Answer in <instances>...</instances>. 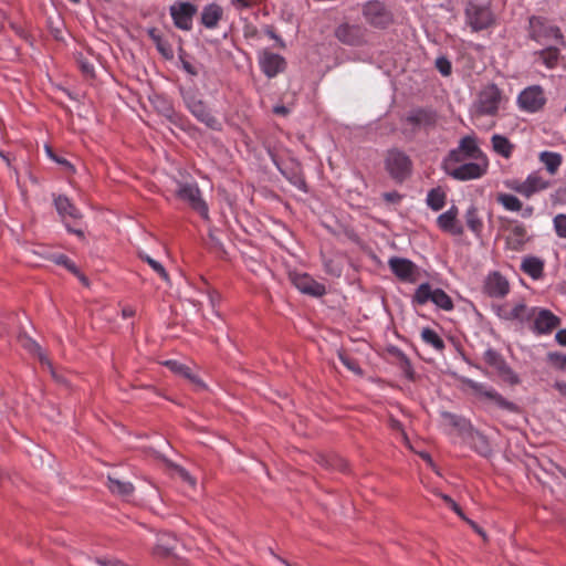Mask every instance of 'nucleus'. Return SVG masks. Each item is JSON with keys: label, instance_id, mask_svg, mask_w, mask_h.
Listing matches in <instances>:
<instances>
[{"label": "nucleus", "instance_id": "nucleus-1", "mask_svg": "<svg viewBox=\"0 0 566 566\" xmlns=\"http://www.w3.org/2000/svg\"><path fill=\"white\" fill-rule=\"evenodd\" d=\"M489 167L488 158H482L472 161H451V158H446L443 168L446 172L455 180L468 181L479 179L486 174Z\"/></svg>", "mask_w": 566, "mask_h": 566}, {"label": "nucleus", "instance_id": "nucleus-2", "mask_svg": "<svg viewBox=\"0 0 566 566\" xmlns=\"http://www.w3.org/2000/svg\"><path fill=\"white\" fill-rule=\"evenodd\" d=\"M502 102V92L495 84H488L478 94L472 104L473 118L480 116H495Z\"/></svg>", "mask_w": 566, "mask_h": 566}, {"label": "nucleus", "instance_id": "nucleus-3", "mask_svg": "<svg viewBox=\"0 0 566 566\" xmlns=\"http://www.w3.org/2000/svg\"><path fill=\"white\" fill-rule=\"evenodd\" d=\"M431 302L437 308L450 312L454 304L452 298L439 287H432L428 282L421 283L415 291L412 303L416 305H424Z\"/></svg>", "mask_w": 566, "mask_h": 566}, {"label": "nucleus", "instance_id": "nucleus-4", "mask_svg": "<svg viewBox=\"0 0 566 566\" xmlns=\"http://www.w3.org/2000/svg\"><path fill=\"white\" fill-rule=\"evenodd\" d=\"M385 166L390 177L397 181H403L412 171L410 157L398 148H392L387 151Z\"/></svg>", "mask_w": 566, "mask_h": 566}, {"label": "nucleus", "instance_id": "nucleus-5", "mask_svg": "<svg viewBox=\"0 0 566 566\" xmlns=\"http://www.w3.org/2000/svg\"><path fill=\"white\" fill-rule=\"evenodd\" d=\"M184 101L190 113L207 127L219 130L221 129V123L214 117L203 101L195 92L184 93Z\"/></svg>", "mask_w": 566, "mask_h": 566}, {"label": "nucleus", "instance_id": "nucleus-6", "mask_svg": "<svg viewBox=\"0 0 566 566\" xmlns=\"http://www.w3.org/2000/svg\"><path fill=\"white\" fill-rule=\"evenodd\" d=\"M177 196L186 201L203 219L209 218L207 202L202 199L201 191L196 182H180L177 189Z\"/></svg>", "mask_w": 566, "mask_h": 566}, {"label": "nucleus", "instance_id": "nucleus-7", "mask_svg": "<svg viewBox=\"0 0 566 566\" xmlns=\"http://www.w3.org/2000/svg\"><path fill=\"white\" fill-rule=\"evenodd\" d=\"M551 186V180L544 178L541 170H534L523 181H514L510 187L521 196L531 198L535 193L548 189Z\"/></svg>", "mask_w": 566, "mask_h": 566}, {"label": "nucleus", "instance_id": "nucleus-8", "mask_svg": "<svg viewBox=\"0 0 566 566\" xmlns=\"http://www.w3.org/2000/svg\"><path fill=\"white\" fill-rule=\"evenodd\" d=\"M447 158H451V161H464L479 160L486 156L479 147L475 137L464 136L460 139L458 148L452 149Z\"/></svg>", "mask_w": 566, "mask_h": 566}, {"label": "nucleus", "instance_id": "nucleus-9", "mask_svg": "<svg viewBox=\"0 0 566 566\" xmlns=\"http://www.w3.org/2000/svg\"><path fill=\"white\" fill-rule=\"evenodd\" d=\"M363 15L365 20L375 28H387L391 21L392 15L385 4L380 1H368L364 4Z\"/></svg>", "mask_w": 566, "mask_h": 566}, {"label": "nucleus", "instance_id": "nucleus-10", "mask_svg": "<svg viewBox=\"0 0 566 566\" xmlns=\"http://www.w3.org/2000/svg\"><path fill=\"white\" fill-rule=\"evenodd\" d=\"M465 384L480 397L491 400L499 408L507 410V411H516L517 407L514 402L505 399L499 391H496L493 387L478 382L472 379H467Z\"/></svg>", "mask_w": 566, "mask_h": 566}, {"label": "nucleus", "instance_id": "nucleus-11", "mask_svg": "<svg viewBox=\"0 0 566 566\" xmlns=\"http://www.w3.org/2000/svg\"><path fill=\"white\" fill-rule=\"evenodd\" d=\"M483 359L489 366L493 367L506 382L511 385L518 384L520 378L517 374L507 365L497 350L489 347L483 354Z\"/></svg>", "mask_w": 566, "mask_h": 566}, {"label": "nucleus", "instance_id": "nucleus-12", "mask_svg": "<svg viewBox=\"0 0 566 566\" xmlns=\"http://www.w3.org/2000/svg\"><path fill=\"white\" fill-rule=\"evenodd\" d=\"M546 98L539 85L524 88L517 96L518 107L528 113H536L545 105Z\"/></svg>", "mask_w": 566, "mask_h": 566}, {"label": "nucleus", "instance_id": "nucleus-13", "mask_svg": "<svg viewBox=\"0 0 566 566\" xmlns=\"http://www.w3.org/2000/svg\"><path fill=\"white\" fill-rule=\"evenodd\" d=\"M367 30L357 24L343 23L335 30L336 39L343 44L361 46L367 43Z\"/></svg>", "mask_w": 566, "mask_h": 566}, {"label": "nucleus", "instance_id": "nucleus-14", "mask_svg": "<svg viewBox=\"0 0 566 566\" xmlns=\"http://www.w3.org/2000/svg\"><path fill=\"white\" fill-rule=\"evenodd\" d=\"M290 279L302 294L313 297H322L326 294L325 285L314 280L307 273L293 272L290 274Z\"/></svg>", "mask_w": 566, "mask_h": 566}, {"label": "nucleus", "instance_id": "nucleus-15", "mask_svg": "<svg viewBox=\"0 0 566 566\" xmlns=\"http://www.w3.org/2000/svg\"><path fill=\"white\" fill-rule=\"evenodd\" d=\"M467 22L472 31L486 29L493 21L492 12L488 7L469 4L465 9Z\"/></svg>", "mask_w": 566, "mask_h": 566}, {"label": "nucleus", "instance_id": "nucleus-16", "mask_svg": "<svg viewBox=\"0 0 566 566\" xmlns=\"http://www.w3.org/2000/svg\"><path fill=\"white\" fill-rule=\"evenodd\" d=\"M483 290L492 298H503L510 292V283L500 272L493 271L485 276Z\"/></svg>", "mask_w": 566, "mask_h": 566}, {"label": "nucleus", "instance_id": "nucleus-17", "mask_svg": "<svg viewBox=\"0 0 566 566\" xmlns=\"http://www.w3.org/2000/svg\"><path fill=\"white\" fill-rule=\"evenodd\" d=\"M532 321L533 332L539 335L549 334L553 328L560 324L559 317L553 314L549 310L539 307H537V312Z\"/></svg>", "mask_w": 566, "mask_h": 566}, {"label": "nucleus", "instance_id": "nucleus-18", "mask_svg": "<svg viewBox=\"0 0 566 566\" xmlns=\"http://www.w3.org/2000/svg\"><path fill=\"white\" fill-rule=\"evenodd\" d=\"M391 272L401 281L413 283L417 275V265L405 258H391L388 262Z\"/></svg>", "mask_w": 566, "mask_h": 566}, {"label": "nucleus", "instance_id": "nucleus-19", "mask_svg": "<svg viewBox=\"0 0 566 566\" xmlns=\"http://www.w3.org/2000/svg\"><path fill=\"white\" fill-rule=\"evenodd\" d=\"M196 13V7L190 2H182L170 7V14L174 23L181 30H190L192 27V18Z\"/></svg>", "mask_w": 566, "mask_h": 566}, {"label": "nucleus", "instance_id": "nucleus-20", "mask_svg": "<svg viewBox=\"0 0 566 566\" xmlns=\"http://www.w3.org/2000/svg\"><path fill=\"white\" fill-rule=\"evenodd\" d=\"M458 208L453 205L446 212L441 213L437 218L438 227L452 235H461L463 233V227L458 220Z\"/></svg>", "mask_w": 566, "mask_h": 566}, {"label": "nucleus", "instance_id": "nucleus-21", "mask_svg": "<svg viewBox=\"0 0 566 566\" xmlns=\"http://www.w3.org/2000/svg\"><path fill=\"white\" fill-rule=\"evenodd\" d=\"M259 63L262 72L270 78L281 73L286 64L283 56L269 51L263 52L259 56Z\"/></svg>", "mask_w": 566, "mask_h": 566}, {"label": "nucleus", "instance_id": "nucleus-22", "mask_svg": "<svg viewBox=\"0 0 566 566\" xmlns=\"http://www.w3.org/2000/svg\"><path fill=\"white\" fill-rule=\"evenodd\" d=\"M19 342L24 349H27L30 354L38 357L42 366H45L51 371L52 376L56 380H59V377L53 368L52 363L49 360V358L43 353L41 346L34 339L23 334L19 336Z\"/></svg>", "mask_w": 566, "mask_h": 566}, {"label": "nucleus", "instance_id": "nucleus-23", "mask_svg": "<svg viewBox=\"0 0 566 566\" xmlns=\"http://www.w3.org/2000/svg\"><path fill=\"white\" fill-rule=\"evenodd\" d=\"M106 486L113 495L122 497L123 500H129L135 492L132 482L122 480L114 474L107 475Z\"/></svg>", "mask_w": 566, "mask_h": 566}, {"label": "nucleus", "instance_id": "nucleus-24", "mask_svg": "<svg viewBox=\"0 0 566 566\" xmlns=\"http://www.w3.org/2000/svg\"><path fill=\"white\" fill-rule=\"evenodd\" d=\"M434 119L436 116L433 112L422 108L412 109L406 118L413 130L433 126L436 124Z\"/></svg>", "mask_w": 566, "mask_h": 566}, {"label": "nucleus", "instance_id": "nucleus-25", "mask_svg": "<svg viewBox=\"0 0 566 566\" xmlns=\"http://www.w3.org/2000/svg\"><path fill=\"white\" fill-rule=\"evenodd\" d=\"M165 365L176 375L188 379L191 384H193L196 389L201 390L206 388L205 382L196 374H193L190 367L187 365L174 359L166 360Z\"/></svg>", "mask_w": 566, "mask_h": 566}, {"label": "nucleus", "instance_id": "nucleus-26", "mask_svg": "<svg viewBox=\"0 0 566 566\" xmlns=\"http://www.w3.org/2000/svg\"><path fill=\"white\" fill-rule=\"evenodd\" d=\"M467 437L470 439L471 448L476 453L485 458L492 454L493 450L486 436L472 428V431L468 432Z\"/></svg>", "mask_w": 566, "mask_h": 566}, {"label": "nucleus", "instance_id": "nucleus-27", "mask_svg": "<svg viewBox=\"0 0 566 566\" xmlns=\"http://www.w3.org/2000/svg\"><path fill=\"white\" fill-rule=\"evenodd\" d=\"M537 312V307H530L525 303L520 302L515 304L509 312L510 321L518 322L520 324L530 323Z\"/></svg>", "mask_w": 566, "mask_h": 566}, {"label": "nucleus", "instance_id": "nucleus-28", "mask_svg": "<svg viewBox=\"0 0 566 566\" xmlns=\"http://www.w3.org/2000/svg\"><path fill=\"white\" fill-rule=\"evenodd\" d=\"M544 265V261L541 258L528 255L523 258L521 270L533 280H538L543 276Z\"/></svg>", "mask_w": 566, "mask_h": 566}, {"label": "nucleus", "instance_id": "nucleus-29", "mask_svg": "<svg viewBox=\"0 0 566 566\" xmlns=\"http://www.w3.org/2000/svg\"><path fill=\"white\" fill-rule=\"evenodd\" d=\"M179 541L168 532L159 533L157 535V543L155 552L158 555H170L177 549Z\"/></svg>", "mask_w": 566, "mask_h": 566}, {"label": "nucleus", "instance_id": "nucleus-30", "mask_svg": "<svg viewBox=\"0 0 566 566\" xmlns=\"http://www.w3.org/2000/svg\"><path fill=\"white\" fill-rule=\"evenodd\" d=\"M491 145L493 151L505 159L511 158L515 149L514 144H512L507 137L501 134H494L491 137Z\"/></svg>", "mask_w": 566, "mask_h": 566}, {"label": "nucleus", "instance_id": "nucleus-31", "mask_svg": "<svg viewBox=\"0 0 566 566\" xmlns=\"http://www.w3.org/2000/svg\"><path fill=\"white\" fill-rule=\"evenodd\" d=\"M441 417L448 424L457 429L462 436H467L468 432L472 431L471 421L460 415L442 411Z\"/></svg>", "mask_w": 566, "mask_h": 566}, {"label": "nucleus", "instance_id": "nucleus-32", "mask_svg": "<svg viewBox=\"0 0 566 566\" xmlns=\"http://www.w3.org/2000/svg\"><path fill=\"white\" fill-rule=\"evenodd\" d=\"M538 160L543 164L547 172L554 176L563 164V156L556 151L544 150L539 153Z\"/></svg>", "mask_w": 566, "mask_h": 566}, {"label": "nucleus", "instance_id": "nucleus-33", "mask_svg": "<svg viewBox=\"0 0 566 566\" xmlns=\"http://www.w3.org/2000/svg\"><path fill=\"white\" fill-rule=\"evenodd\" d=\"M222 17V9L216 3H210L202 9L201 22L207 29H214Z\"/></svg>", "mask_w": 566, "mask_h": 566}, {"label": "nucleus", "instance_id": "nucleus-34", "mask_svg": "<svg viewBox=\"0 0 566 566\" xmlns=\"http://www.w3.org/2000/svg\"><path fill=\"white\" fill-rule=\"evenodd\" d=\"M447 193L446 191L440 188H432L428 193L426 198L427 206L432 209L433 211L441 210L446 205Z\"/></svg>", "mask_w": 566, "mask_h": 566}, {"label": "nucleus", "instance_id": "nucleus-35", "mask_svg": "<svg viewBox=\"0 0 566 566\" xmlns=\"http://www.w3.org/2000/svg\"><path fill=\"white\" fill-rule=\"evenodd\" d=\"M54 207L56 209L57 214L60 216L61 220L64 222L66 230L71 231V224L67 220L69 217H71V201L66 196H57L54 197Z\"/></svg>", "mask_w": 566, "mask_h": 566}, {"label": "nucleus", "instance_id": "nucleus-36", "mask_svg": "<svg viewBox=\"0 0 566 566\" xmlns=\"http://www.w3.org/2000/svg\"><path fill=\"white\" fill-rule=\"evenodd\" d=\"M465 221L468 228L476 235L480 237L482 229H483V222L478 216V211L474 207H470L465 212Z\"/></svg>", "mask_w": 566, "mask_h": 566}, {"label": "nucleus", "instance_id": "nucleus-37", "mask_svg": "<svg viewBox=\"0 0 566 566\" xmlns=\"http://www.w3.org/2000/svg\"><path fill=\"white\" fill-rule=\"evenodd\" d=\"M422 340L432 346L437 350H442L444 348L443 339L438 335V333L429 327L422 328L421 331Z\"/></svg>", "mask_w": 566, "mask_h": 566}, {"label": "nucleus", "instance_id": "nucleus-38", "mask_svg": "<svg viewBox=\"0 0 566 566\" xmlns=\"http://www.w3.org/2000/svg\"><path fill=\"white\" fill-rule=\"evenodd\" d=\"M497 202L507 211L517 212L521 209L522 201L514 195L500 193Z\"/></svg>", "mask_w": 566, "mask_h": 566}, {"label": "nucleus", "instance_id": "nucleus-39", "mask_svg": "<svg viewBox=\"0 0 566 566\" xmlns=\"http://www.w3.org/2000/svg\"><path fill=\"white\" fill-rule=\"evenodd\" d=\"M139 258L145 261L165 282L169 283V275L159 261L153 259L146 253H139Z\"/></svg>", "mask_w": 566, "mask_h": 566}, {"label": "nucleus", "instance_id": "nucleus-40", "mask_svg": "<svg viewBox=\"0 0 566 566\" xmlns=\"http://www.w3.org/2000/svg\"><path fill=\"white\" fill-rule=\"evenodd\" d=\"M541 59L547 69H554L559 59V51L556 48H547L541 51Z\"/></svg>", "mask_w": 566, "mask_h": 566}, {"label": "nucleus", "instance_id": "nucleus-41", "mask_svg": "<svg viewBox=\"0 0 566 566\" xmlns=\"http://www.w3.org/2000/svg\"><path fill=\"white\" fill-rule=\"evenodd\" d=\"M555 233L560 239H566V214L558 213L553 219Z\"/></svg>", "mask_w": 566, "mask_h": 566}, {"label": "nucleus", "instance_id": "nucleus-42", "mask_svg": "<svg viewBox=\"0 0 566 566\" xmlns=\"http://www.w3.org/2000/svg\"><path fill=\"white\" fill-rule=\"evenodd\" d=\"M282 174L286 177V179L294 186L296 187L298 190H302L304 192L307 191L306 189V182L304 180V178L297 174V172H292V174H287L285 171H282Z\"/></svg>", "mask_w": 566, "mask_h": 566}, {"label": "nucleus", "instance_id": "nucleus-43", "mask_svg": "<svg viewBox=\"0 0 566 566\" xmlns=\"http://www.w3.org/2000/svg\"><path fill=\"white\" fill-rule=\"evenodd\" d=\"M44 149H45V153H46V155H48V157H49L50 159H52V160H53V161H55L56 164L62 165V166H64V167H67V168H69V167H71V163H70L66 158H64V157H62V156H59V155L54 151V149H53V147H52V146H50V145L45 144V145H44Z\"/></svg>", "mask_w": 566, "mask_h": 566}, {"label": "nucleus", "instance_id": "nucleus-44", "mask_svg": "<svg viewBox=\"0 0 566 566\" xmlns=\"http://www.w3.org/2000/svg\"><path fill=\"white\" fill-rule=\"evenodd\" d=\"M548 358L556 368L566 369V354L549 353Z\"/></svg>", "mask_w": 566, "mask_h": 566}, {"label": "nucleus", "instance_id": "nucleus-45", "mask_svg": "<svg viewBox=\"0 0 566 566\" xmlns=\"http://www.w3.org/2000/svg\"><path fill=\"white\" fill-rule=\"evenodd\" d=\"M451 510L459 516L461 517L462 520H464L465 522H468L479 534H482V531L479 528V526L473 522L471 521L470 518H468L465 516V514L463 513V511L461 510V507L455 503V502H452V504L450 505Z\"/></svg>", "mask_w": 566, "mask_h": 566}, {"label": "nucleus", "instance_id": "nucleus-46", "mask_svg": "<svg viewBox=\"0 0 566 566\" xmlns=\"http://www.w3.org/2000/svg\"><path fill=\"white\" fill-rule=\"evenodd\" d=\"M436 66L439 70V72L444 76H448L451 73V63L448 59L443 56L437 59Z\"/></svg>", "mask_w": 566, "mask_h": 566}, {"label": "nucleus", "instance_id": "nucleus-47", "mask_svg": "<svg viewBox=\"0 0 566 566\" xmlns=\"http://www.w3.org/2000/svg\"><path fill=\"white\" fill-rule=\"evenodd\" d=\"M60 27H64L63 22L59 19L54 21L50 18L51 32L56 40H63L62 29Z\"/></svg>", "mask_w": 566, "mask_h": 566}, {"label": "nucleus", "instance_id": "nucleus-48", "mask_svg": "<svg viewBox=\"0 0 566 566\" xmlns=\"http://www.w3.org/2000/svg\"><path fill=\"white\" fill-rule=\"evenodd\" d=\"M339 359L349 370H352L356 374L361 373V369L358 367V365L353 359L348 358L347 356H345L343 354L339 355Z\"/></svg>", "mask_w": 566, "mask_h": 566}, {"label": "nucleus", "instance_id": "nucleus-49", "mask_svg": "<svg viewBox=\"0 0 566 566\" xmlns=\"http://www.w3.org/2000/svg\"><path fill=\"white\" fill-rule=\"evenodd\" d=\"M53 262L59 265H63L66 270L71 271V260L65 254H54L52 256Z\"/></svg>", "mask_w": 566, "mask_h": 566}, {"label": "nucleus", "instance_id": "nucleus-50", "mask_svg": "<svg viewBox=\"0 0 566 566\" xmlns=\"http://www.w3.org/2000/svg\"><path fill=\"white\" fill-rule=\"evenodd\" d=\"M178 473H179V476L185 481L187 482L188 484H190L191 486H195L196 485V480L195 478L187 471L185 470L184 468H179L178 469Z\"/></svg>", "mask_w": 566, "mask_h": 566}, {"label": "nucleus", "instance_id": "nucleus-51", "mask_svg": "<svg viewBox=\"0 0 566 566\" xmlns=\"http://www.w3.org/2000/svg\"><path fill=\"white\" fill-rule=\"evenodd\" d=\"M325 271L333 276H340L342 275V269L339 266H334L331 261L324 262Z\"/></svg>", "mask_w": 566, "mask_h": 566}, {"label": "nucleus", "instance_id": "nucleus-52", "mask_svg": "<svg viewBox=\"0 0 566 566\" xmlns=\"http://www.w3.org/2000/svg\"><path fill=\"white\" fill-rule=\"evenodd\" d=\"M493 310H494L495 315H496L499 318H501V319H503V321H510V318H509V317H506V316H509V312H510V310L505 308V307H504V306H502V305L494 306V307H493Z\"/></svg>", "mask_w": 566, "mask_h": 566}, {"label": "nucleus", "instance_id": "nucleus-53", "mask_svg": "<svg viewBox=\"0 0 566 566\" xmlns=\"http://www.w3.org/2000/svg\"><path fill=\"white\" fill-rule=\"evenodd\" d=\"M80 67H81V71L86 75V76H93L94 74V66L86 62V61H83L81 60L80 61Z\"/></svg>", "mask_w": 566, "mask_h": 566}, {"label": "nucleus", "instance_id": "nucleus-54", "mask_svg": "<svg viewBox=\"0 0 566 566\" xmlns=\"http://www.w3.org/2000/svg\"><path fill=\"white\" fill-rule=\"evenodd\" d=\"M517 212H520L522 218L528 219L534 214V208H533V206H530V205L523 206V203H522L521 209Z\"/></svg>", "mask_w": 566, "mask_h": 566}, {"label": "nucleus", "instance_id": "nucleus-55", "mask_svg": "<svg viewBox=\"0 0 566 566\" xmlns=\"http://www.w3.org/2000/svg\"><path fill=\"white\" fill-rule=\"evenodd\" d=\"M555 339L556 342L562 345V346H566V328L565 329H559L556 334H555Z\"/></svg>", "mask_w": 566, "mask_h": 566}, {"label": "nucleus", "instance_id": "nucleus-56", "mask_svg": "<svg viewBox=\"0 0 566 566\" xmlns=\"http://www.w3.org/2000/svg\"><path fill=\"white\" fill-rule=\"evenodd\" d=\"M98 564H101L102 566H127L125 565L124 563H122L120 560H112V559H105V560H97Z\"/></svg>", "mask_w": 566, "mask_h": 566}, {"label": "nucleus", "instance_id": "nucleus-57", "mask_svg": "<svg viewBox=\"0 0 566 566\" xmlns=\"http://www.w3.org/2000/svg\"><path fill=\"white\" fill-rule=\"evenodd\" d=\"M273 112L276 115L285 116L286 114H289V108L284 105H276L273 107Z\"/></svg>", "mask_w": 566, "mask_h": 566}, {"label": "nucleus", "instance_id": "nucleus-58", "mask_svg": "<svg viewBox=\"0 0 566 566\" xmlns=\"http://www.w3.org/2000/svg\"><path fill=\"white\" fill-rule=\"evenodd\" d=\"M232 4H234L237 8H248L252 4L251 0H232Z\"/></svg>", "mask_w": 566, "mask_h": 566}, {"label": "nucleus", "instance_id": "nucleus-59", "mask_svg": "<svg viewBox=\"0 0 566 566\" xmlns=\"http://www.w3.org/2000/svg\"><path fill=\"white\" fill-rule=\"evenodd\" d=\"M419 455L430 465L432 469L434 468L433 460L428 452H420Z\"/></svg>", "mask_w": 566, "mask_h": 566}, {"label": "nucleus", "instance_id": "nucleus-60", "mask_svg": "<svg viewBox=\"0 0 566 566\" xmlns=\"http://www.w3.org/2000/svg\"><path fill=\"white\" fill-rule=\"evenodd\" d=\"M73 275H76L78 277V280L86 286H88V281L87 279L82 274L80 273L74 266H73Z\"/></svg>", "mask_w": 566, "mask_h": 566}, {"label": "nucleus", "instance_id": "nucleus-61", "mask_svg": "<svg viewBox=\"0 0 566 566\" xmlns=\"http://www.w3.org/2000/svg\"><path fill=\"white\" fill-rule=\"evenodd\" d=\"M134 313H135V312H134V310H133L132 307H125V308H123V311H122V315H123V317H124V318H127V317L133 316V315H134Z\"/></svg>", "mask_w": 566, "mask_h": 566}, {"label": "nucleus", "instance_id": "nucleus-62", "mask_svg": "<svg viewBox=\"0 0 566 566\" xmlns=\"http://www.w3.org/2000/svg\"><path fill=\"white\" fill-rule=\"evenodd\" d=\"M555 387L566 396V382H556Z\"/></svg>", "mask_w": 566, "mask_h": 566}, {"label": "nucleus", "instance_id": "nucleus-63", "mask_svg": "<svg viewBox=\"0 0 566 566\" xmlns=\"http://www.w3.org/2000/svg\"><path fill=\"white\" fill-rule=\"evenodd\" d=\"M441 499L447 503L449 504V506L452 504V502H454L449 495L447 494H440Z\"/></svg>", "mask_w": 566, "mask_h": 566}, {"label": "nucleus", "instance_id": "nucleus-64", "mask_svg": "<svg viewBox=\"0 0 566 566\" xmlns=\"http://www.w3.org/2000/svg\"><path fill=\"white\" fill-rule=\"evenodd\" d=\"M73 234H76L80 239H84V230L73 228Z\"/></svg>", "mask_w": 566, "mask_h": 566}]
</instances>
